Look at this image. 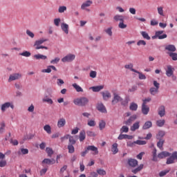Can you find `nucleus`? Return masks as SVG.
Segmentation results:
<instances>
[{
	"instance_id": "f257e3e1",
	"label": "nucleus",
	"mask_w": 177,
	"mask_h": 177,
	"mask_svg": "<svg viewBox=\"0 0 177 177\" xmlns=\"http://www.w3.org/2000/svg\"><path fill=\"white\" fill-rule=\"evenodd\" d=\"M112 93L113 97L112 98L111 104L113 106L117 104V103H120V102H122V106H127V104H128L127 101L122 102V97L117 92L112 91Z\"/></svg>"
},
{
	"instance_id": "f03ea898",
	"label": "nucleus",
	"mask_w": 177,
	"mask_h": 177,
	"mask_svg": "<svg viewBox=\"0 0 177 177\" xmlns=\"http://www.w3.org/2000/svg\"><path fill=\"white\" fill-rule=\"evenodd\" d=\"M74 104L75 106H80L81 107H84L89 103V99L86 97H81L79 98H76L73 100Z\"/></svg>"
},
{
	"instance_id": "7ed1b4c3",
	"label": "nucleus",
	"mask_w": 177,
	"mask_h": 177,
	"mask_svg": "<svg viewBox=\"0 0 177 177\" xmlns=\"http://www.w3.org/2000/svg\"><path fill=\"white\" fill-rule=\"evenodd\" d=\"M167 34H164V30L156 31L155 35L152 37V39H165L167 38Z\"/></svg>"
},
{
	"instance_id": "20e7f679",
	"label": "nucleus",
	"mask_w": 177,
	"mask_h": 177,
	"mask_svg": "<svg viewBox=\"0 0 177 177\" xmlns=\"http://www.w3.org/2000/svg\"><path fill=\"white\" fill-rule=\"evenodd\" d=\"M175 160L177 161V151H174L170 155V157L167 159L166 164L167 165L174 164Z\"/></svg>"
},
{
	"instance_id": "39448f33",
	"label": "nucleus",
	"mask_w": 177,
	"mask_h": 177,
	"mask_svg": "<svg viewBox=\"0 0 177 177\" xmlns=\"http://www.w3.org/2000/svg\"><path fill=\"white\" fill-rule=\"evenodd\" d=\"M23 75L21 73H12L10 75L8 79V82H12V81H16L20 80Z\"/></svg>"
},
{
	"instance_id": "423d86ee",
	"label": "nucleus",
	"mask_w": 177,
	"mask_h": 177,
	"mask_svg": "<svg viewBox=\"0 0 177 177\" xmlns=\"http://www.w3.org/2000/svg\"><path fill=\"white\" fill-rule=\"evenodd\" d=\"M10 107L12 110L15 109V106L11 102H6L3 104H1V110L3 113H5L7 109H9Z\"/></svg>"
},
{
	"instance_id": "0eeeda50",
	"label": "nucleus",
	"mask_w": 177,
	"mask_h": 177,
	"mask_svg": "<svg viewBox=\"0 0 177 177\" xmlns=\"http://www.w3.org/2000/svg\"><path fill=\"white\" fill-rule=\"evenodd\" d=\"M75 59V55L69 54L62 59V62L63 63H66V62H73Z\"/></svg>"
},
{
	"instance_id": "6e6552de",
	"label": "nucleus",
	"mask_w": 177,
	"mask_h": 177,
	"mask_svg": "<svg viewBox=\"0 0 177 177\" xmlns=\"http://www.w3.org/2000/svg\"><path fill=\"white\" fill-rule=\"evenodd\" d=\"M127 163L131 168H135L136 167H138V162L136 159L129 158L127 160Z\"/></svg>"
},
{
	"instance_id": "1a4fd4ad",
	"label": "nucleus",
	"mask_w": 177,
	"mask_h": 177,
	"mask_svg": "<svg viewBox=\"0 0 177 177\" xmlns=\"http://www.w3.org/2000/svg\"><path fill=\"white\" fill-rule=\"evenodd\" d=\"M136 118H138V115H133L127 121L124 122V124H125V125H128L129 127L130 125H132V122H133V121H135V120H136Z\"/></svg>"
},
{
	"instance_id": "9d476101",
	"label": "nucleus",
	"mask_w": 177,
	"mask_h": 177,
	"mask_svg": "<svg viewBox=\"0 0 177 177\" xmlns=\"http://www.w3.org/2000/svg\"><path fill=\"white\" fill-rule=\"evenodd\" d=\"M101 95L104 100L107 101L111 97V93L109 91L101 92Z\"/></svg>"
},
{
	"instance_id": "9b49d317",
	"label": "nucleus",
	"mask_w": 177,
	"mask_h": 177,
	"mask_svg": "<svg viewBox=\"0 0 177 177\" xmlns=\"http://www.w3.org/2000/svg\"><path fill=\"white\" fill-rule=\"evenodd\" d=\"M171 156V153L164 151L158 154V158H160V160L162 158H165L167 157H170Z\"/></svg>"
},
{
	"instance_id": "f8f14e48",
	"label": "nucleus",
	"mask_w": 177,
	"mask_h": 177,
	"mask_svg": "<svg viewBox=\"0 0 177 177\" xmlns=\"http://www.w3.org/2000/svg\"><path fill=\"white\" fill-rule=\"evenodd\" d=\"M174 71H175V68H172V66L168 65L167 69L166 70V75L167 77H172Z\"/></svg>"
},
{
	"instance_id": "ddd939ff",
	"label": "nucleus",
	"mask_w": 177,
	"mask_h": 177,
	"mask_svg": "<svg viewBox=\"0 0 177 177\" xmlns=\"http://www.w3.org/2000/svg\"><path fill=\"white\" fill-rule=\"evenodd\" d=\"M93 3V2H92V1L88 0L82 4L81 9H82L83 10H85L86 8H89V6H91V5H92Z\"/></svg>"
},
{
	"instance_id": "4468645a",
	"label": "nucleus",
	"mask_w": 177,
	"mask_h": 177,
	"mask_svg": "<svg viewBox=\"0 0 177 177\" xmlns=\"http://www.w3.org/2000/svg\"><path fill=\"white\" fill-rule=\"evenodd\" d=\"M97 109L101 113H107V109H106V106H104V105L102 103L97 104Z\"/></svg>"
},
{
	"instance_id": "2eb2a0df",
	"label": "nucleus",
	"mask_w": 177,
	"mask_h": 177,
	"mask_svg": "<svg viewBox=\"0 0 177 177\" xmlns=\"http://www.w3.org/2000/svg\"><path fill=\"white\" fill-rule=\"evenodd\" d=\"M90 89L93 91V92H100L102 89H104V86L100 85V86H95L90 87Z\"/></svg>"
},
{
	"instance_id": "dca6fc26",
	"label": "nucleus",
	"mask_w": 177,
	"mask_h": 177,
	"mask_svg": "<svg viewBox=\"0 0 177 177\" xmlns=\"http://www.w3.org/2000/svg\"><path fill=\"white\" fill-rule=\"evenodd\" d=\"M87 151H88L89 150L91 151H94V154H99V150H97V147L93 146V145H90V146H88L87 148Z\"/></svg>"
},
{
	"instance_id": "f3484780",
	"label": "nucleus",
	"mask_w": 177,
	"mask_h": 177,
	"mask_svg": "<svg viewBox=\"0 0 177 177\" xmlns=\"http://www.w3.org/2000/svg\"><path fill=\"white\" fill-rule=\"evenodd\" d=\"M149 111H150V107L147 105H142V113L144 115H147L149 114Z\"/></svg>"
},
{
	"instance_id": "a211bd4d",
	"label": "nucleus",
	"mask_w": 177,
	"mask_h": 177,
	"mask_svg": "<svg viewBox=\"0 0 177 177\" xmlns=\"http://www.w3.org/2000/svg\"><path fill=\"white\" fill-rule=\"evenodd\" d=\"M165 50H168L169 53H174V52L176 51V47H175V46L172 45V44H169L168 46H167L165 47Z\"/></svg>"
},
{
	"instance_id": "6ab92c4d",
	"label": "nucleus",
	"mask_w": 177,
	"mask_h": 177,
	"mask_svg": "<svg viewBox=\"0 0 177 177\" xmlns=\"http://www.w3.org/2000/svg\"><path fill=\"white\" fill-rule=\"evenodd\" d=\"M66 125V119L64 118H60L57 122L58 128H63Z\"/></svg>"
},
{
	"instance_id": "aec40b11",
	"label": "nucleus",
	"mask_w": 177,
	"mask_h": 177,
	"mask_svg": "<svg viewBox=\"0 0 177 177\" xmlns=\"http://www.w3.org/2000/svg\"><path fill=\"white\" fill-rule=\"evenodd\" d=\"M86 138V133H85V130H82L80 132L79 139L80 142H84V139Z\"/></svg>"
},
{
	"instance_id": "412c9836",
	"label": "nucleus",
	"mask_w": 177,
	"mask_h": 177,
	"mask_svg": "<svg viewBox=\"0 0 177 177\" xmlns=\"http://www.w3.org/2000/svg\"><path fill=\"white\" fill-rule=\"evenodd\" d=\"M143 167H145V165L143 164H141L137 168L132 169L131 172L133 174H134L135 175H136V174H138V172H140L142 171V169H143Z\"/></svg>"
},
{
	"instance_id": "4be33fe9",
	"label": "nucleus",
	"mask_w": 177,
	"mask_h": 177,
	"mask_svg": "<svg viewBox=\"0 0 177 177\" xmlns=\"http://www.w3.org/2000/svg\"><path fill=\"white\" fill-rule=\"evenodd\" d=\"M111 151L113 154H117L118 153V144L113 143L111 147Z\"/></svg>"
},
{
	"instance_id": "5701e85b",
	"label": "nucleus",
	"mask_w": 177,
	"mask_h": 177,
	"mask_svg": "<svg viewBox=\"0 0 177 177\" xmlns=\"http://www.w3.org/2000/svg\"><path fill=\"white\" fill-rule=\"evenodd\" d=\"M158 114L160 117H164L165 115V106H160L158 109Z\"/></svg>"
},
{
	"instance_id": "b1692460",
	"label": "nucleus",
	"mask_w": 177,
	"mask_h": 177,
	"mask_svg": "<svg viewBox=\"0 0 177 177\" xmlns=\"http://www.w3.org/2000/svg\"><path fill=\"white\" fill-rule=\"evenodd\" d=\"M140 122H135L130 128L131 131L132 132H135L136 129H138L140 127Z\"/></svg>"
},
{
	"instance_id": "393cba45",
	"label": "nucleus",
	"mask_w": 177,
	"mask_h": 177,
	"mask_svg": "<svg viewBox=\"0 0 177 177\" xmlns=\"http://www.w3.org/2000/svg\"><path fill=\"white\" fill-rule=\"evenodd\" d=\"M124 68L131 70V71H133V73H138V71L133 68V64H126L124 66Z\"/></svg>"
},
{
	"instance_id": "a878e982",
	"label": "nucleus",
	"mask_w": 177,
	"mask_h": 177,
	"mask_svg": "<svg viewBox=\"0 0 177 177\" xmlns=\"http://www.w3.org/2000/svg\"><path fill=\"white\" fill-rule=\"evenodd\" d=\"M42 162L44 164H48V165H50V164H55L56 162V160H55V159L46 158L42 161Z\"/></svg>"
},
{
	"instance_id": "bb28decb",
	"label": "nucleus",
	"mask_w": 177,
	"mask_h": 177,
	"mask_svg": "<svg viewBox=\"0 0 177 177\" xmlns=\"http://www.w3.org/2000/svg\"><path fill=\"white\" fill-rule=\"evenodd\" d=\"M35 59H37V60H46L48 57L46 55H41V54H37L34 55Z\"/></svg>"
},
{
	"instance_id": "cd10ccee",
	"label": "nucleus",
	"mask_w": 177,
	"mask_h": 177,
	"mask_svg": "<svg viewBox=\"0 0 177 177\" xmlns=\"http://www.w3.org/2000/svg\"><path fill=\"white\" fill-rule=\"evenodd\" d=\"M44 129L46 132V133H48V135H50V133H52V127H50V125L46 124L44 127Z\"/></svg>"
},
{
	"instance_id": "c85d7f7f",
	"label": "nucleus",
	"mask_w": 177,
	"mask_h": 177,
	"mask_svg": "<svg viewBox=\"0 0 177 177\" xmlns=\"http://www.w3.org/2000/svg\"><path fill=\"white\" fill-rule=\"evenodd\" d=\"M129 109L131 111H136V110H138V104L131 102L130 104Z\"/></svg>"
},
{
	"instance_id": "c756f323",
	"label": "nucleus",
	"mask_w": 177,
	"mask_h": 177,
	"mask_svg": "<svg viewBox=\"0 0 177 177\" xmlns=\"http://www.w3.org/2000/svg\"><path fill=\"white\" fill-rule=\"evenodd\" d=\"M152 126L153 123H151L150 121H147L144 124L142 129H149V128H151Z\"/></svg>"
},
{
	"instance_id": "7c9ffc66",
	"label": "nucleus",
	"mask_w": 177,
	"mask_h": 177,
	"mask_svg": "<svg viewBox=\"0 0 177 177\" xmlns=\"http://www.w3.org/2000/svg\"><path fill=\"white\" fill-rule=\"evenodd\" d=\"M72 86L75 89L76 92H84V89L80 85L77 84V83L73 84Z\"/></svg>"
},
{
	"instance_id": "2f4dec72",
	"label": "nucleus",
	"mask_w": 177,
	"mask_h": 177,
	"mask_svg": "<svg viewBox=\"0 0 177 177\" xmlns=\"http://www.w3.org/2000/svg\"><path fill=\"white\" fill-rule=\"evenodd\" d=\"M46 41H48V39H41L39 40H37L35 43V46H39L40 45H42V44H44V42H46Z\"/></svg>"
},
{
	"instance_id": "473e14b6",
	"label": "nucleus",
	"mask_w": 177,
	"mask_h": 177,
	"mask_svg": "<svg viewBox=\"0 0 177 177\" xmlns=\"http://www.w3.org/2000/svg\"><path fill=\"white\" fill-rule=\"evenodd\" d=\"M165 140L163 139H160L158 143H157V147L160 149V150H164V148L162 146H164Z\"/></svg>"
},
{
	"instance_id": "72a5a7b5",
	"label": "nucleus",
	"mask_w": 177,
	"mask_h": 177,
	"mask_svg": "<svg viewBox=\"0 0 177 177\" xmlns=\"http://www.w3.org/2000/svg\"><path fill=\"white\" fill-rule=\"evenodd\" d=\"M61 27L65 34H68V25L67 24H62Z\"/></svg>"
},
{
	"instance_id": "f704fd0d",
	"label": "nucleus",
	"mask_w": 177,
	"mask_h": 177,
	"mask_svg": "<svg viewBox=\"0 0 177 177\" xmlns=\"http://www.w3.org/2000/svg\"><path fill=\"white\" fill-rule=\"evenodd\" d=\"M149 92H150L151 95L154 96V95H157V93H158V88H156L154 87H151L149 89Z\"/></svg>"
},
{
	"instance_id": "c9c22d12",
	"label": "nucleus",
	"mask_w": 177,
	"mask_h": 177,
	"mask_svg": "<svg viewBox=\"0 0 177 177\" xmlns=\"http://www.w3.org/2000/svg\"><path fill=\"white\" fill-rule=\"evenodd\" d=\"M114 20H115V21H124V16L122 15H115L113 17Z\"/></svg>"
},
{
	"instance_id": "e433bc0d",
	"label": "nucleus",
	"mask_w": 177,
	"mask_h": 177,
	"mask_svg": "<svg viewBox=\"0 0 177 177\" xmlns=\"http://www.w3.org/2000/svg\"><path fill=\"white\" fill-rule=\"evenodd\" d=\"M68 153H70L71 154H73V153L75 151V149L74 148V146L71 144L68 145Z\"/></svg>"
},
{
	"instance_id": "4c0bfd02",
	"label": "nucleus",
	"mask_w": 177,
	"mask_h": 177,
	"mask_svg": "<svg viewBox=\"0 0 177 177\" xmlns=\"http://www.w3.org/2000/svg\"><path fill=\"white\" fill-rule=\"evenodd\" d=\"M129 131V128L127 126H123L121 129H120V133H128V132Z\"/></svg>"
},
{
	"instance_id": "58836bf2",
	"label": "nucleus",
	"mask_w": 177,
	"mask_h": 177,
	"mask_svg": "<svg viewBox=\"0 0 177 177\" xmlns=\"http://www.w3.org/2000/svg\"><path fill=\"white\" fill-rule=\"evenodd\" d=\"M169 56H170L172 60L176 61L177 60V53H167Z\"/></svg>"
},
{
	"instance_id": "ea45409f",
	"label": "nucleus",
	"mask_w": 177,
	"mask_h": 177,
	"mask_svg": "<svg viewBox=\"0 0 177 177\" xmlns=\"http://www.w3.org/2000/svg\"><path fill=\"white\" fill-rule=\"evenodd\" d=\"M141 35H142L143 38L145 39H147L148 41L150 40V36H149V34L147 32L142 31L141 32Z\"/></svg>"
},
{
	"instance_id": "a19ab883",
	"label": "nucleus",
	"mask_w": 177,
	"mask_h": 177,
	"mask_svg": "<svg viewBox=\"0 0 177 177\" xmlns=\"http://www.w3.org/2000/svg\"><path fill=\"white\" fill-rule=\"evenodd\" d=\"M20 56H24V57H30L31 56V53L29 51H24L23 53H21Z\"/></svg>"
},
{
	"instance_id": "79ce46f5",
	"label": "nucleus",
	"mask_w": 177,
	"mask_h": 177,
	"mask_svg": "<svg viewBox=\"0 0 177 177\" xmlns=\"http://www.w3.org/2000/svg\"><path fill=\"white\" fill-rule=\"evenodd\" d=\"M99 128H100V131L104 129V128H106V122H104L103 120L100 122Z\"/></svg>"
},
{
	"instance_id": "37998d69",
	"label": "nucleus",
	"mask_w": 177,
	"mask_h": 177,
	"mask_svg": "<svg viewBox=\"0 0 177 177\" xmlns=\"http://www.w3.org/2000/svg\"><path fill=\"white\" fill-rule=\"evenodd\" d=\"M66 10H67V7H66L64 6H59L58 8L59 13H64V12H66Z\"/></svg>"
},
{
	"instance_id": "c03bdc74",
	"label": "nucleus",
	"mask_w": 177,
	"mask_h": 177,
	"mask_svg": "<svg viewBox=\"0 0 177 177\" xmlns=\"http://www.w3.org/2000/svg\"><path fill=\"white\" fill-rule=\"evenodd\" d=\"M19 156L21 154H28V150L27 149L22 148L21 149V151H18Z\"/></svg>"
},
{
	"instance_id": "a18cd8bd",
	"label": "nucleus",
	"mask_w": 177,
	"mask_h": 177,
	"mask_svg": "<svg viewBox=\"0 0 177 177\" xmlns=\"http://www.w3.org/2000/svg\"><path fill=\"white\" fill-rule=\"evenodd\" d=\"M152 153H153L152 161H158V160L157 159V149H154Z\"/></svg>"
},
{
	"instance_id": "49530a36",
	"label": "nucleus",
	"mask_w": 177,
	"mask_h": 177,
	"mask_svg": "<svg viewBox=\"0 0 177 177\" xmlns=\"http://www.w3.org/2000/svg\"><path fill=\"white\" fill-rule=\"evenodd\" d=\"M164 124H165V120H159L156 122V125L158 127H164Z\"/></svg>"
},
{
	"instance_id": "de8ad7c7",
	"label": "nucleus",
	"mask_w": 177,
	"mask_h": 177,
	"mask_svg": "<svg viewBox=\"0 0 177 177\" xmlns=\"http://www.w3.org/2000/svg\"><path fill=\"white\" fill-rule=\"evenodd\" d=\"M42 100L44 102L48 103V104H53V100H52V99L50 98H48V97L43 98Z\"/></svg>"
},
{
	"instance_id": "09e8293b",
	"label": "nucleus",
	"mask_w": 177,
	"mask_h": 177,
	"mask_svg": "<svg viewBox=\"0 0 177 177\" xmlns=\"http://www.w3.org/2000/svg\"><path fill=\"white\" fill-rule=\"evenodd\" d=\"M46 151L48 153V157H52V154H53V150L51 148L47 147L46 149Z\"/></svg>"
},
{
	"instance_id": "8fccbe9b",
	"label": "nucleus",
	"mask_w": 177,
	"mask_h": 177,
	"mask_svg": "<svg viewBox=\"0 0 177 177\" xmlns=\"http://www.w3.org/2000/svg\"><path fill=\"white\" fill-rule=\"evenodd\" d=\"M170 171H171L170 169L163 170L159 173V176L160 177L165 176V175H167V174H168Z\"/></svg>"
},
{
	"instance_id": "3c124183",
	"label": "nucleus",
	"mask_w": 177,
	"mask_h": 177,
	"mask_svg": "<svg viewBox=\"0 0 177 177\" xmlns=\"http://www.w3.org/2000/svg\"><path fill=\"white\" fill-rule=\"evenodd\" d=\"M97 173L98 175H101L102 176H104V175H106V171H104V169H97Z\"/></svg>"
},
{
	"instance_id": "603ef678",
	"label": "nucleus",
	"mask_w": 177,
	"mask_h": 177,
	"mask_svg": "<svg viewBox=\"0 0 177 177\" xmlns=\"http://www.w3.org/2000/svg\"><path fill=\"white\" fill-rule=\"evenodd\" d=\"M75 143H77V141L74 139V137H73L72 136H71V137H69V145H75Z\"/></svg>"
},
{
	"instance_id": "864d4df0",
	"label": "nucleus",
	"mask_w": 177,
	"mask_h": 177,
	"mask_svg": "<svg viewBox=\"0 0 177 177\" xmlns=\"http://www.w3.org/2000/svg\"><path fill=\"white\" fill-rule=\"evenodd\" d=\"M137 74L139 75V80H146V75H145L143 73L139 72L137 71V72H135Z\"/></svg>"
},
{
	"instance_id": "5fc2aeb1",
	"label": "nucleus",
	"mask_w": 177,
	"mask_h": 177,
	"mask_svg": "<svg viewBox=\"0 0 177 177\" xmlns=\"http://www.w3.org/2000/svg\"><path fill=\"white\" fill-rule=\"evenodd\" d=\"M138 46H146V41L145 40H139L137 42Z\"/></svg>"
},
{
	"instance_id": "6e6d98bb",
	"label": "nucleus",
	"mask_w": 177,
	"mask_h": 177,
	"mask_svg": "<svg viewBox=\"0 0 177 177\" xmlns=\"http://www.w3.org/2000/svg\"><path fill=\"white\" fill-rule=\"evenodd\" d=\"M134 143H136V145H139L142 146L143 145H146L147 142L145 140H138L136 142H134Z\"/></svg>"
},
{
	"instance_id": "4d7b16f0",
	"label": "nucleus",
	"mask_w": 177,
	"mask_h": 177,
	"mask_svg": "<svg viewBox=\"0 0 177 177\" xmlns=\"http://www.w3.org/2000/svg\"><path fill=\"white\" fill-rule=\"evenodd\" d=\"M142 104L143 105H146L147 104V103H149V102H151V97H147L144 100H142Z\"/></svg>"
},
{
	"instance_id": "13d9d810",
	"label": "nucleus",
	"mask_w": 177,
	"mask_h": 177,
	"mask_svg": "<svg viewBox=\"0 0 177 177\" xmlns=\"http://www.w3.org/2000/svg\"><path fill=\"white\" fill-rule=\"evenodd\" d=\"M1 127H0V133H3V131H5V122H2L1 124Z\"/></svg>"
},
{
	"instance_id": "bf43d9fd",
	"label": "nucleus",
	"mask_w": 177,
	"mask_h": 177,
	"mask_svg": "<svg viewBox=\"0 0 177 177\" xmlns=\"http://www.w3.org/2000/svg\"><path fill=\"white\" fill-rule=\"evenodd\" d=\"M71 136L70 134H66L61 138V142H64V140H67L68 139H70Z\"/></svg>"
},
{
	"instance_id": "052dcab7",
	"label": "nucleus",
	"mask_w": 177,
	"mask_h": 177,
	"mask_svg": "<svg viewBox=\"0 0 177 177\" xmlns=\"http://www.w3.org/2000/svg\"><path fill=\"white\" fill-rule=\"evenodd\" d=\"M137 90H138V86H133L130 88H129L128 92L132 93V92H135Z\"/></svg>"
},
{
	"instance_id": "680f3d73",
	"label": "nucleus",
	"mask_w": 177,
	"mask_h": 177,
	"mask_svg": "<svg viewBox=\"0 0 177 177\" xmlns=\"http://www.w3.org/2000/svg\"><path fill=\"white\" fill-rule=\"evenodd\" d=\"M87 124L88 127H95L96 125V122L95 120H88Z\"/></svg>"
},
{
	"instance_id": "e2e57ef3",
	"label": "nucleus",
	"mask_w": 177,
	"mask_h": 177,
	"mask_svg": "<svg viewBox=\"0 0 177 177\" xmlns=\"http://www.w3.org/2000/svg\"><path fill=\"white\" fill-rule=\"evenodd\" d=\"M26 34L27 35H28V37H30V38H34V37H35V35H34V33L32 32H31L30 30H26Z\"/></svg>"
},
{
	"instance_id": "0e129e2a",
	"label": "nucleus",
	"mask_w": 177,
	"mask_h": 177,
	"mask_svg": "<svg viewBox=\"0 0 177 177\" xmlns=\"http://www.w3.org/2000/svg\"><path fill=\"white\" fill-rule=\"evenodd\" d=\"M158 13L160 16H164V10L162 9V7H158Z\"/></svg>"
},
{
	"instance_id": "69168bd1",
	"label": "nucleus",
	"mask_w": 177,
	"mask_h": 177,
	"mask_svg": "<svg viewBox=\"0 0 177 177\" xmlns=\"http://www.w3.org/2000/svg\"><path fill=\"white\" fill-rule=\"evenodd\" d=\"M97 74V73H96V71H91L90 72V77H91V78H96Z\"/></svg>"
},
{
	"instance_id": "338daca9",
	"label": "nucleus",
	"mask_w": 177,
	"mask_h": 177,
	"mask_svg": "<svg viewBox=\"0 0 177 177\" xmlns=\"http://www.w3.org/2000/svg\"><path fill=\"white\" fill-rule=\"evenodd\" d=\"M119 28H127V24H124V21H120L118 25Z\"/></svg>"
},
{
	"instance_id": "774afa93",
	"label": "nucleus",
	"mask_w": 177,
	"mask_h": 177,
	"mask_svg": "<svg viewBox=\"0 0 177 177\" xmlns=\"http://www.w3.org/2000/svg\"><path fill=\"white\" fill-rule=\"evenodd\" d=\"M86 135H87V136H90V137L96 136V134H95V132L91 131H87Z\"/></svg>"
}]
</instances>
